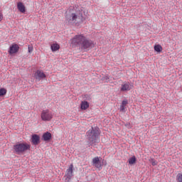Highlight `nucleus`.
<instances>
[{"instance_id":"1","label":"nucleus","mask_w":182,"mask_h":182,"mask_svg":"<svg viewBox=\"0 0 182 182\" xmlns=\"http://www.w3.org/2000/svg\"><path fill=\"white\" fill-rule=\"evenodd\" d=\"M73 46H79L81 50H90L95 47V43L90 39H87L83 35H76L71 40Z\"/></svg>"},{"instance_id":"2","label":"nucleus","mask_w":182,"mask_h":182,"mask_svg":"<svg viewBox=\"0 0 182 182\" xmlns=\"http://www.w3.org/2000/svg\"><path fill=\"white\" fill-rule=\"evenodd\" d=\"M65 18L68 23H72L73 25L74 23L75 25L77 23H82L85 21V17H83V10H77L75 13H67Z\"/></svg>"},{"instance_id":"3","label":"nucleus","mask_w":182,"mask_h":182,"mask_svg":"<svg viewBox=\"0 0 182 182\" xmlns=\"http://www.w3.org/2000/svg\"><path fill=\"white\" fill-rule=\"evenodd\" d=\"M100 132H99V127H92L87 132V141L88 143L89 147L90 146H96V143H99V136Z\"/></svg>"},{"instance_id":"4","label":"nucleus","mask_w":182,"mask_h":182,"mask_svg":"<svg viewBox=\"0 0 182 182\" xmlns=\"http://www.w3.org/2000/svg\"><path fill=\"white\" fill-rule=\"evenodd\" d=\"M13 150L16 154H23L31 150V144L26 142H17L13 146Z\"/></svg>"},{"instance_id":"5","label":"nucleus","mask_w":182,"mask_h":182,"mask_svg":"<svg viewBox=\"0 0 182 182\" xmlns=\"http://www.w3.org/2000/svg\"><path fill=\"white\" fill-rule=\"evenodd\" d=\"M41 119L43 122H50L52 120L53 115L49 109L43 110L41 115Z\"/></svg>"},{"instance_id":"6","label":"nucleus","mask_w":182,"mask_h":182,"mask_svg":"<svg viewBox=\"0 0 182 182\" xmlns=\"http://www.w3.org/2000/svg\"><path fill=\"white\" fill-rule=\"evenodd\" d=\"M73 177V165L71 164L69 166V168L67 169L66 174L64 176L65 182H70Z\"/></svg>"},{"instance_id":"7","label":"nucleus","mask_w":182,"mask_h":182,"mask_svg":"<svg viewBox=\"0 0 182 182\" xmlns=\"http://www.w3.org/2000/svg\"><path fill=\"white\" fill-rule=\"evenodd\" d=\"M34 77H35V79L36 80H38V82H39L40 80L45 79L46 77V75H45V73L43 72H42L41 70H38L36 72Z\"/></svg>"},{"instance_id":"8","label":"nucleus","mask_w":182,"mask_h":182,"mask_svg":"<svg viewBox=\"0 0 182 182\" xmlns=\"http://www.w3.org/2000/svg\"><path fill=\"white\" fill-rule=\"evenodd\" d=\"M31 141L33 146H38L41 143V136L36 134L31 136Z\"/></svg>"},{"instance_id":"9","label":"nucleus","mask_w":182,"mask_h":182,"mask_svg":"<svg viewBox=\"0 0 182 182\" xmlns=\"http://www.w3.org/2000/svg\"><path fill=\"white\" fill-rule=\"evenodd\" d=\"M19 50V46L18 44H13L9 47V55H14V53H18Z\"/></svg>"},{"instance_id":"10","label":"nucleus","mask_w":182,"mask_h":182,"mask_svg":"<svg viewBox=\"0 0 182 182\" xmlns=\"http://www.w3.org/2000/svg\"><path fill=\"white\" fill-rule=\"evenodd\" d=\"M92 166L96 167V168H100V167H102V161H100L99 156H96L92 159Z\"/></svg>"},{"instance_id":"11","label":"nucleus","mask_w":182,"mask_h":182,"mask_svg":"<svg viewBox=\"0 0 182 182\" xmlns=\"http://www.w3.org/2000/svg\"><path fill=\"white\" fill-rule=\"evenodd\" d=\"M43 141H50L52 140V134L49 132H45L41 138Z\"/></svg>"},{"instance_id":"12","label":"nucleus","mask_w":182,"mask_h":182,"mask_svg":"<svg viewBox=\"0 0 182 182\" xmlns=\"http://www.w3.org/2000/svg\"><path fill=\"white\" fill-rule=\"evenodd\" d=\"M17 9L21 14H25V12H26V8L25 7V5L23 4V3H22L21 1L17 3Z\"/></svg>"},{"instance_id":"13","label":"nucleus","mask_w":182,"mask_h":182,"mask_svg":"<svg viewBox=\"0 0 182 182\" xmlns=\"http://www.w3.org/2000/svg\"><path fill=\"white\" fill-rule=\"evenodd\" d=\"M127 90H132V85L129 83H126L122 85L121 91L126 92Z\"/></svg>"},{"instance_id":"14","label":"nucleus","mask_w":182,"mask_h":182,"mask_svg":"<svg viewBox=\"0 0 182 182\" xmlns=\"http://www.w3.org/2000/svg\"><path fill=\"white\" fill-rule=\"evenodd\" d=\"M81 110L89 109V102L87 101H82L80 105Z\"/></svg>"},{"instance_id":"15","label":"nucleus","mask_w":182,"mask_h":182,"mask_svg":"<svg viewBox=\"0 0 182 182\" xmlns=\"http://www.w3.org/2000/svg\"><path fill=\"white\" fill-rule=\"evenodd\" d=\"M50 49L52 52H56V50H59V49H60V46L58 43H53L50 46Z\"/></svg>"},{"instance_id":"16","label":"nucleus","mask_w":182,"mask_h":182,"mask_svg":"<svg viewBox=\"0 0 182 182\" xmlns=\"http://www.w3.org/2000/svg\"><path fill=\"white\" fill-rule=\"evenodd\" d=\"M136 161H137V158H136L135 156H133L132 157L129 158L128 160V163L131 166H133V164H136Z\"/></svg>"},{"instance_id":"17","label":"nucleus","mask_w":182,"mask_h":182,"mask_svg":"<svg viewBox=\"0 0 182 182\" xmlns=\"http://www.w3.org/2000/svg\"><path fill=\"white\" fill-rule=\"evenodd\" d=\"M154 49L155 52L160 53V52H161L163 50V47L161 45L157 44L154 46Z\"/></svg>"},{"instance_id":"18","label":"nucleus","mask_w":182,"mask_h":182,"mask_svg":"<svg viewBox=\"0 0 182 182\" xmlns=\"http://www.w3.org/2000/svg\"><path fill=\"white\" fill-rule=\"evenodd\" d=\"M6 89L5 88H0V97H4L5 95H6Z\"/></svg>"},{"instance_id":"19","label":"nucleus","mask_w":182,"mask_h":182,"mask_svg":"<svg viewBox=\"0 0 182 182\" xmlns=\"http://www.w3.org/2000/svg\"><path fill=\"white\" fill-rule=\"evenodd\" d=\"M84 99H85L84 101H85V102H86V100H88V101L92 100V97L89 95H84Z\"/></svg>"},{"instance_id":"20","label":"nucleus","mask_w":182,"mask_h":182,"mask_svg":"<svg viewBox=\"0 0 182 182\" xmlns=\"http://www.w3.org/2000/svg\"><path fill=\"white\" fill-rule=\"evenodd\" d=\"M33 51V47L28 46V53H32Z\"/></svg>"},{"instance_id":"21","label":"nucleus","mask_w":182,"mask_h":182,"mask_svg":"<svg viewBox=\"0 0 182 182\" xmlns=\"http://www.w3.org/2000/svg\"><path fill=\"white\" fill-rule=\"evenodd\" d=\"M119 110H120V112H126L125 106L121 105L120 107H119Z\"/></svg>"},{"instance_id":"22","label":"nucleus","mask_w":182,"mask_h":182,"mask_svg":"<svg viewBox=\"0 0 182 182\" xmlns=\"http://www.w3.org/2000/svg\"><path fill=\"white\" fill-rule=\"evenodd\" d=\"M129 104V101H127V100H123L122 102V106H126V105H128Z\"/></svg>"},{"instance_id":"23","label":"nucleus","mask_w":182,"mask_h":182,"mask_svg":"<svg viewBox=\"0 0 182 182\" xmlns=\"http://www.w3.org/2000/svg\"><path fill=\"white\" fill-rule=\"evenodd\" d=\"M151 163L152 166H157V163H156V160H154V159H151Z\"/></svg>"},{"instance_id":"24","label":"nucleus","mask_w":182,"mask_h":182,"mask_svg":"<svg viewBox=\"0 0 182 182\" xmlns=\"http://www.w3.org/2000/svg\"><path fill=\"white\" fill-rule=\"evenodd\" d=\"M102 80H104L105 82H109V77L107 76L102 77Z\"/></svg>"},{"instance_id":"25","label":"nucleus","mask_w":182,"mask_h":182,"mask_svg":"<svg viewBox=\"0 0 182 182\" xmlns=\"http://www.w3.org/2000/svg\"><path fill=\"white\" fill-rule=\"evenodd\" d=\"M125 127H127L128 129H130V124H126Z\"/></svg>"},{"instance_id":"26","label":"nucleus","mask_w":182,"mask_h":182,"mask_svg":"<svg viewBox=\"0 0 182 182\" xmlns=\"http://www.w3.org/2000/svg\"><path fill=\"white\" fill-rule=\"evenodd\" d=\"M4 18V16H2V14L0 13V21H2Z\"/></svg>"}]
</instances>
